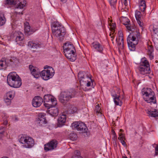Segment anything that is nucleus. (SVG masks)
Wrapping results in <instances>:
<instances>
[{"label": "nucleus", "instance_id": "1", "mask_svg": "<svg viewBox=\"0 0 158 158\" xmlns=\"http://www.w3.org/2000/svg\"><path fill=\"white\" fill-rule=\"evenodd\" d=\"M52 33L60 40L62 41L65 34L64 27L58 22L54 21L51 25Z\"/></svg>", "mask_w": 158, "mask_h": 158}, {"label": "nucleus", "instance_id": "2", "mask_svg": "<svg viewBox=\"0 0 158 158\" xmlns=\"http://www.w3.org/2000/svg\"><path fill=\"white\" fill-rule=\"evenodd\" d=\"M140 34L139 31H135L133 33L130 34L127 38L128 47L131 51H134L135 46L138 43L140 39Z\"/></svg>", "mask_w": 158, "mask_h": 158}, {"label": "nucleus", "instance_id": "3", "mask_svg": "<svg viewBox=\"0 0 158 158\" xmlns=\"http://www.w3.org/2000/svg\"><path fill=\"white\" fill-rule=\"evenodd\" d=\"M144 100L148 103H156V97L154 92L150 88H147L142 91Z\"/></svg>", "mask_w": 158, "mask_h": 158}, {"label": "nucleus", "instance_id": "4", "mask_svg": "<svg viewBox=\"0 0 158 158\" xmlns=\"http://www.w3.org/2000/svg\"><path fill=\"white\" fill-rule=\"evenodd\" d=\"M76 94V91L74 89L63 91L60 94L59 100L62 103H65L71 99L74 98Z\"/></svg>", "mask_w": 158, "mask_h": 158}, {"label": "nucleus", "instance_id": "5", "mask_svg": "<svg viewBox=\"0 0 158 158\" xmlns=\"http://www.w3.org/2000/svg\"><path fill=\"white\" fill-rule=\"evenodd\" d=\"M138 69L140 74L144 75L150 74L151 69L148 61L145 57L142 59Z\"/></svg>", "mask_w": 158, "mask_h": 158}, {"label": "nucleus", "instance_id": "6", "mask_svg": "<svg viewBox=\"0 0 158 158\" xmlns=\"http://www.w3.org/2000/svg\"><path fill=\"white\" fill-rule=\"evenodd\" d=\"M6 3L8 4H15V13L16 14L23 15L22 11L19 10V9L22 10L26 4L25 0H18L16 1L15 3L14 0H6Z\"/></svg>", "mask_w": 158, "mask_h": 158}, {"label": "nucleus", "instance_id": "7", "mask_svg": "<svg viewBox=\"0 0 158 158\" xmlns=\"http://www.w3.org/2000/svg\"><path fill=\"white\" fill-rule=\"evenodd\" d=\"M44 68L47 69L42 71L40 75L44 80H47L53 77L54 73V71L52 67L48 65L45 66Z\"/></svg>", "mask_w": 158, "mask_h": 158}, {"label": "nucleus", "instance_id": "8", "mask_svg": "<svg viewBox=\"0 0 158 158\" xmlns=\"http://www.w3.org/2000/svg\"><path fill=\"white\" fill-rule=\"evenodd\" d=\"M43 101L45 106L48 108L56 106L57 103L56 99L50 94L44 95Z\"/></svg>", "mask_w": 158, "mask_h": 158}, {"label": "nucleus", "instance_id": "9", "mask_svg": "<svg viewBox=\"0 0 158 158\" xmlns=\"http://www.w3.org/2000/svg\"><path fill=\"white\" fill-rule=\"evenodd\" d=\"M19 142L23 144V146L27 148H32L34 145L33 139L29 136L22 135L19 139Z\"/></svg>", "mask_w": 158, "mask_h": 158}, {"label": "nucleus", "instance_id": "10", "mask_svg": "<svg viewBox=\"0 0 158 158\" xmlns=\"http://www.w3.org/2000/svg\"><path fill=\"white\" fill-rule=\"evenodd\" d=\"M73 129H76L81 133H85L88 130L85 124L82 122H75L72 124Z\"/></svg>", "mask_w": 158, "mask_h": 158}, {"label": "nucleus", "instance_id": "11", "mask_svg": "<svg viewBox=\"0 0 158 158\" xmlns=\"http://www.w3.org/2000/svg\"><path fill=\"white\" fill-rule=\"evenodd\" d=\"M58 142L56 139L52 140L44 145V149L46 151L52 150L56 148Z\"/></svg>", "mask_w": 158, "mask_h": 158}, {"label": "nucleus", "instance_id": "12", "mask_svg": "<svg viewBox=\"0 0 158 158\" xmlns=\"http://www.w3.org/2000/svg\"><path fill=\"white\" fill-rule=\"evenodd\" d=\"M19 75L15 72L10 73L7 77V81L8 85L10 86L17 79Z\"/></svg>", "mask_w": 158, "mask_h": 158}, {"label": "nucleus", "instance_id": "13", "mask_svg": "<svg viewBox=\"0 0 158 158\" xmlns=\"http://www.w3.org/2000/svg\"><path fill=\"white\" fill-rule=\"evenodd\" d=\"M29 68L31 74L34 77L37 78L40 77L41 72L37 68L34 67L32 65H29Z\"/></svg>", "mask_w": 158, "mask_h": 158}, {"label": "nucleus", "instance_id": "14", "mask_svg": "<svg viewBox=\"0 0 158 158\" xmlns=\"http://www.w3.org/2000/svg\"><path fill=\"white\" fill-rule=\"evenodd\" d=\"M43 102V100L41 97L37 96L34 98L32 103L34 107H37L41 105Z\"/></svg>", "mask_w": 158, "mask_h": 158}, {"label": "nucleus", "instance_id": "15", "mask_svg": "<svg viewBox=\"0 0 158 158\" xmlns=\"http://www.w3.org/2000/svg\"><path fill=\"white\" fill-rule=\"evenodd\" d=\"M74 51H67L64 52L66 57L72 61H74L76 59V56L75 53Z\"/></svg>", "mask_w": 158, "mask_h": 158}, {"label": "nucleus", "instance_id": "16", "mask_svg": "<svg viewBox=\"0 0 158 158\" xmlns=\"http://www.w3.org/2000/svg\"><path fill=\"white\" fill-rule=\"evenodd\" d=\"M64 52L75 51V48L73 45L69 42L64 44Z\"/></svg>", "mask_w": 158, "mask_h": 158}, {"label": "nucleus", "instance_id": "17", "mask_svg": "<svg viewBox=\"0 0 158 158\" xmlns=\"http://www.w3.org/2000/svg\"><path fill=\"white\" fill-rule=\"evenodd\" d=\"M126 21H127L125 23H123V24L126 26L127 29L128 30L132 31V32L130 33V34L133 33L135 31H138L136 30H135V26H133L132 25H131V24L130 23V20L128 19H126Z\"/></svg>", "mask_w": 158, "mask_h": 158}, {"label": "nucleus", "instance_id": "18", "mask_svg": "<svg viewBox=\"0 0 158 158\" xmlns=\"http://www.w3.org/2000/svg\"><path fill=\"white\" fill-rule=\"evenodd\" d=\"M45 114L44 113H40L39 114L38 116V121L40 125L42 126L47 123Z\"/></svg>", "mask_w": 158, "mask_h": 158}, {"label": "nucleus", "instance_id": "19", "mask_svg": "<svg viewBox=\"0 0 158 158\" xmlns=\"http://www.w3.org/2000/svg\"><path fill=\"white\" fill-rule=\"evenodd\" d=\"M28 46L31 48L37 49L41 47V44L37 42L30 41L28 42Z\"/></svg>", "mask_w": 158, "mask_h": 158}, {"label": "nucleus", "instance_id": "20", "mask_svg": "<svg viewBox=\"0 0 158 158\" xmlns=\"http://www.w3.org/2000/svg\"><path fill=\"white\" fill-rule=\"evenodd\" d=\"M146 112L149 117H158V111L156 109H148L146 110Z\"/></svg>", "mask_w": 158, "mask_h": 158}, {"label": "nucleus", "instance_id": "21", "mask_svg": "<svg viewBox=\"0 0 158 158\" xmlns=\"http://www.w3.org/2000/svg\"><path fill=\"white\" fill-rule=\"evenodd\" d=\"M55 106H51L50 108H49L50 109L48 111L49 114L52 116H57L58 114L59 110Z\"/></svg>", "mask_w": 158, "mask_h": 158}, {"label": "nucleus", "instance_id": "22", "mask_svg": "<svg viewBox=\"0 0 158 158\" xmlns=\"http://www.w3.org/2000/svg\"><path fill=\"white\" fill-rule=\"evenodd\" d=\"M66 120V116L62 114L59 117L58 119L57 126L58 127H61L64 125Z\"/></svg>", "mask_w": 158, "mask_h": 158}, {"label": "nucleus", "instance_id": "23", "mask_svg": "<svg viewBox=\"0 0 158 158\" xmlns=\"http://www.w3.org/2000/svg\"><path fill=\"white\" fill-rule=\"evenodd\" d=\"M91 46L96 50L99 52H102L103 50L102 45L98 42L95 41L93 43L91 44Z\"/></svg>", "mask_w": 158, "mask_h": 158}, {"label": "nucleus", "instance_id": "24", "mask_svg": "<svg viewBox=\"0 0 158 158\" xmlns=\"http://www.w3.org/2000/svg\"><path fill=\"white\" fill-rule=\"evenodd\" d=\"M86 77L85 78L86 79L83 82L84 84H85L87 87H89L91 85L92 83V85L93 86V87H94L95 84L94 80H92L91 77H89L88 75H86Z\"/></svg>", "mask_w": 158, "mask_h": 158}, {"label": "nucleus", "instance_id": "25", "mask_svg": "<svg viewBox=\"0 0 158 158\" xmlns=\"http://www.w3.org/2000/svg\"><path fill=\"white\" fill-rule=\"evenodd\" d=\"M22 85L21 80L20 77L19 76L12 84L10 86L15 88H18L19 87Z\"/></svg>", "mask_w": 158, "mask_h": 158}, {"label": "nucleus", "instance_id": "26", "mask_svg": "<svg viewBox=\"0 0 158 158\" xmlns=\"http://www.w3.org/2000/svg\"><path fill=\"white\" fill-rule=\"evenodd\" d=\"M8 66L7 59L5 58H2L0 60V70H5Z\"/></svg>", "mask_w": 158, "mask_h": 158}, {"label": "nucleus", "instance_id": "27", "mask_svg": "<svg viewBox=\"0 0 158 158\" xmlns=\"http://www.w3.org/2000/svg\"><path fill=\"white\" fill-rule=\"evenodd\" d=\"M23 39V35L21 33L17 36L15 39L16 42L18 44H19L20 45H23L24 43Z\"/></svg>", "mask_w": 158, "mask_h": 158}, {"label": "nucleus", "instance_id": "28", "mask_svg": "<svg viewBox=\"0 0 158 158\" xmlns=\"http://www.w3.org/2000/svg\"><path fill=\"white\" fill-rule=\"evenodd\" d=\"M86 75H88L84 73L80 72L78 73V77L80 79V82L81 85H83V84H82V83H83L85 80H86V79L85 78V77H86Z\"/></svg>", "mask_w": 158, "mask_h": 158}, {"label": "nucleus", "instance_id": "29", "mask_svg": "<svg viewBox=\"0 0 158 158\" xmlns=\"http://www.w3.org/2000/svg\"><path fill=\"white\" fill-rule=\"evenodd\" d=\"M7 62L8 66H10V65H16L18 63L19 61L16 58L13 59H7Z\"/></svg>", "mask_w": 158, "mask_h": 158}, {"label": "nucleus", "instance_id": "30", "mask_svg": "<svg viewBox=\"0 0 158 158\" xmlns=\"http://www.w3.org/2000/svg\"><path fill=\"white\" fill-rule=\"evenodd\" d=\"M114 101L115 104L117 105L121 106L122 102L119 99V96L115 94V96L113 95Z\"/></svg>", "mask_w": 158, "mask_h": 158}, {"label": "nucleus", "instance_id": "31", "mask_svg": "<svg viewBox=\"0 0 158 158\" xmlns=\"http://www.w3.org/2000/svg\"><path fill=\"white\" fill-rule=\"evenodd\" d=\"M148 54L149 55L150 59H152L153 58V56L152 53L153 52L154 49L153 46L152 45H148Z\"/></svg>", "mask_w": 158, "mask_h": 158}, {"label": "nucleus", "instance_id": "32", "mask_svg": "<svg viewBox=\"0 0 158 158\" xmlns=\"http://www.w3.org/2000/svg\"><path fill=\"white\" fill-rule=\"evenodd\" d=\"M6 22V19L3 12H0V26L3 25Z\"/></svg>", "mask_w": 158, "mask_h": 158}, {"label": "nucleus", "instance_id": "33", "mask_svg": "<svg viewBox=\"0 0 158 158\" xmlns=\"http://www.w3.org/2000/svg\"><path fill=\"white\" fill-rule=\"evenodd\" d=\"M117 44L119 50L123 49V39L122 36L119 37V40L118 41Z\"/></svg>", "mask_w": 158, "mask_h": 158}, {"label": "nucleus", "instance_id": "34", "mask_svg": "<svg viewBox=\"0 0 158 158\" xmlns=\"http://www.w3.org/2000/svg\"><path fill=\"white\" fill-rule=\"evenodd\" d=\"M68 106V111L70 114H73L76 112L77 110V108L74 105H69Z\"/></svg>", "mask_w": 158, "mask_h": 158}, {"label": "nucleus", "instance_id": "35", "mask_svg": "<svg viewBox=\"0 0 158 158\" xmlns=\"http://www.w3.org/2000/svg\"><path fill=\"white\" fill-rule=\"evenodd\" d=\"M15 92L14 91H10L6 94V98L12 100L15 96Z\"/></svg>", "mask_w": 158, "mask_h": 158}, {"label": "nucleus", "instance_id": "36", "mask_svg": "<svg viewBox=\"0 0 158 158\" xmlns=\"http://www.w3.org/2000/svg\"><path fill=\"white\" fill-rule=\"evenodd\" d=\"M139 9L142 12H144L146 9L145 2L144 0L141 1L140 4L139 6Z\"/></svg>", "mask_w": 158, "mask_h": 158}, {"label": "nucleus", "instance_id": "37", "mask_svg": "<svg viewBox=\"0 0 158 158\" xmlns=\"http://www.w3.org/2000/svg\"><path fill=\"white\" fill-rule=\"evenodd\" d=\"M80 153L78 150H76L74 152V155L72 158H82L80 156Z\"/></svg>", "mask_w": 158, "mask_h": 158}, {"label": "nucleus", "instance_id": "38", "mask_svg": "<svg viewBox=\"0 0 158 158\" xmlns=\"http://www.w3.org/2000/svg\"><path fill=\"white\" fill-rule=\"evenodd\" d=\"M69 138L71 140H75L77 139V136L76 134L71 133L69 135Z\"/></svg>", "mask_w": 158, "mask_h": 158}, {"label": "nucleus", "instance_id": "39", "mask_svg": "<svg viewBox=\"0 0 158 158\" xmlns=\"http://www.w3.org/2000/svg\"><path fill=\"white\" fill-rule=\"evenodd\" d=\"M135 17L136 20L141 19V14L140 12L136 10L135 13Z\"/></svg>", "mask_w": 158, "mask_h": 158}, {"label": "nucleus", "instance_id": "40", "mask_svg": "<svg viewBox=\"0 0 158 158\" xmlns=\"http://www.w3.org/2000/svg\"><path fill=\"white\" fill-rule=\"evenodd\" d=\"M24 31L25 32L27 33H28L31 31L30 27L29 26L25 24L24 26Z\"/></svg>", "mask_w": 158, "mask_h": 158}, {"label": "nucleus", "instance_id": "41", "mask_svg": "<svg viewBox=\"0 0 158 158\" xmlns=\"http://www.w3.org/2000/svg\"><path fill=\"white\" fill-rule=\"evenodd\" d=\"M118 139L120 141L125 139L124 135L122 133H119V137Z\"/></svg>", "mask_w": 158, "mask_h": 158}, {"label": "nucleus", "instance_id": "42", "mask_svg": "<svg viewBox=\"0 0 158 158\" xmlns=\"http://www.w3.org/2000/svg\"><path fill=\"white\" fill-rule=\"evenodd\" d=\"M95 110L97 113H101V108L98 104L96 105Z\"/></svg>", "mask_w": 158, "mask_h": 158}, {"label": "nucleus", "instance_id": "43", "mask_svg": "<svg viewBox=\"0 0 158 158\" xmlns=\"http://www.w3.org/2000/svg\"><path fill=\"white\" fill-rule=\"evenodd\" d=\"M11 100H11L10 99H9V98H5L4 101H5V102L6 103L7 105H10L11 104Z\"/></svg>", "mask_w": 158, "mask_h": 158}, {"label": "nucleus", "instance_id": "44", "mask_svg": "<svg viewBox=\"0 0 158 158\" xmlns=\"http://www.w3.org/2000/svg\"><path fill=\"white\" fill-rule=\"evenodd\" d=\"M137 22L138 23L139 26L142 28H143V23L142 22L141 19L136 20Z\"/></svg>", "mask_w": 158, "mask_h": 158}, {"label": "nucleus", "instance_id": "45", "mask_svg": "<svg viewBox=\"0 0 158 158\" xmlns=\"http://www.w3.org/2000/svg\"><path fill=\"white\" fill-rule=\"evenodd\" d=\"M110 4L111 6H114L117 2V0H109Z\"/></svg>", "mask_w": 158, "mask_h": 158}, {"label": "nucleus", "instance_id": "46", "mask_svg": "<svg viewBox=\"0 0 158 158\" xmlns=\"http://www.w3.org/2000/svg\"><path fill=\"white\" fill-rule=\"evenodd\" d=\"M5 128L2 127H0V134H2L4 132Z\"/></svg>", "mask_w": 158, "mask_h": 158}, {"label": "nucleus", "instance_id": "47", "mask_svg": "<svg viewBox=\"0 0 158 158\" xmlns=\"http://www.w3.org/2000/svg\"><path fill=\"white\" fill-rule=\"evenodd\" d=\"M155 155L157 156L158 155V145H157L155 148Z\"/></svg>", "mask_w": 158, "mask_h": 158}, {"label": "nucleus", "instance_id": "48", "mask_svg": "<svg viewBox=\"0 0 158 158\" xmlns=\"http://www.w3.org/2000/svg\"><path fill=\"white\" fill-rule=\"evenodd\" d=\"M121 142L122 143V145L126 147L127 146L126 143L125 142L124 140L121 141Z\"/></svg>", "mask_w": 158, "mask_h": 158}, {"label": "nucleus", "instance_id": "49", "mask_svg": "<svg viewBox=\"0 0 158 158\" xmlns=\"http://www.w3.org/2000/svg\"><path fill=\"white\" fill-rule=\"evenodd\" d=\"M124 1L123 2V4L125 6H126L128 5V2L129 1V0H124Z\"/></svg>", "mask_w": 158, "mask_h": 158}, {"label": "nucleus", "instance_id": "50", "mask_svg": "<svg viewBox=\"0 0 158 158\" xmlns=\"http://www.w3.org/2000/svg\"><path fill=\"white\" fill-rule=\"evenodd\" d=\"M153 32L155 34V35H156V33L158 32V28H156L153 29Z\"/></svg>", "mask_w": 158, "mask_h": 158}, {"label": "nucleus", "instance_id": "51", "mask_svg": "<svg viewBox=\"0 0 158 158\" xmlns=\"http://www.w3.org/2000/svg\"><path fill=\"white\" fill-rule=\"evenodd\" d=\"M114 31H113V33H112V34H110V36L111 38H112V39H111L112 41L113 40V39L114 38V35H113V34L114 33Z\"/></svg>", "mask_w": 158, "mask_h": 158}, {"label": "nucleus", "instance_id": "52", "mask_svg": "<svg viewBox=\"0 0 158 158\" xmlns=\"http://www.w3.org/2000/svg\"><path fill=\"white\" fill-rule=\"evenodd\" d=\"M113 140L114 141V142H116L117 140V136L116 135L114 136V137L113 138Z\"/></svg>", "mask_w": 158, "mask_h": 158}, {"label": "nucleus", "instance_id": "53", "mask_svg": "<svg viewBox=\"0 0 158 158\" xmlns=\"http://www.w3.org/2000/svg\"><path fill=\"white\" fill-rule=\"evenodd\" d=\"M111 25V26L112 27V28L113 29L115 27V24H113V23Z\"/></svg>", "mask_w": 158, "mask_h": 158}, {"label": "nucleus", "instance_id": "54", "mask_svg": "<svg viewBox=\"0 0 158 158\" xmlns=\"http://www.w3.org/2000/svg\"><path fill=\"white\" fill-rule=\"evenodd\" d=\"M122 35H123V34L121 33H120V35H119V36H118V38H119V37H120V36H122V38H123V37ZM118 40H119V38H118Z\"/></svg>", "mask_w": 158, "mask_h": 158}, {"label": "nucleus", "instance_id": "55", "mask_svg": "<svg viewBox=\"0 0 158 158\" xmlns=\"http://www.w3.org/2000/svg\"><path fill=\"white\" fill-rule=\"evenodd\" d=\"M3 124L4 125H6L7 124V121H5V122L4 123H3Z\"/></svg>", "mask_w": 158, "mask_h": 158}, {"label": "nucleus", "instance_id": "56", "mask_svg": "<svg viewBox=\"0 0 158 158\" xmlns=\"http://www.w3.org/2000/svg\"><path fill=\"white\" fill-rule=\"evenodd\" d=\"M60 1L63 2H66V0H60Z\"/></svg>", "mask_w": 158, "mask_h": 158}, {"label": "nucleus", "instance_id": "57", "mask_svg": "<svg viewBox=\"0 0 158 158\" xmlns=\"http://www.w3.org/2000/svg\"><path fill=\"white\" fill-rule=\"evenodd\" d=\"M113 134L114 136L116 135L115 133V132L114 131H113Z\"/></svg>", "mask_w": 158, "mask_h": 158}, {"label": "nucleus", "instance_id": "58", "mask_svg": "<svg viewBox=\"0 0 158 158\" xmlns=\"http://www.w3.org/2000/svg\"><path fill=\"white\" fill-rule=\"evenodd\" d=\"M120 132H123V130L122 129H120Z\"/></svg>", "mask_w": 158, "mask_h": 158}, {"label": "nucleus", "instance_id": "59", "mask_svg": "<svg viewBox=\"0 0 158 158\" xmlns=\"http://www.w3.org/2000/svg\"><path fill=\"white\" fill-rule=\"evenodd\" d=\"M1 158H8V157H3Z\"/></svg>", "mask_w": 158, "mask_h": 158}, {"label": "nucleus", "instance_id": "60", "mask_svg": "<svg viewBox=\"0 0 158 158\" xmlns=\"http://www.w3.org/2000/svg\"><path fill=\"white\" fill-rule=\"evenodd\" d=\"M123 158H127V157H124Z\"/></svg>", "mask_w": 158, "mask_h": 158}]
</instances>
